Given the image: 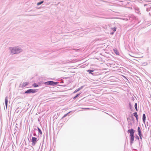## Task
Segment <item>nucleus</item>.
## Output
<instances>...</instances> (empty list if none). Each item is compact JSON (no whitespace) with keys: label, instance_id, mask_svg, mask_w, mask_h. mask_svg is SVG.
Listing matches in <instances>:
<instances>
[{"label":"nucleus","instance_id":"obj_18","mask_svg":"<svg viewBox=\"0 0 151 151\" xmlns=\"http://www.w3.org/2000/svg\"><path fill=\"white\" fill-rule=\"evenodd\" d=\"M80 93H79V94H77L74 98H73V99H76V98H77L78 96H79L80 95Z\"/></svg>","mask_w":151,"mask_h":151},{"label":"nucleus","instance_id":"obj_23","mask_svg":"<svg viewBox=\"0 0 151 151\" xmlns=\"http://www.w3.org/2000/svg\"><path fill=\"white\" fill-rule=\"evenodd\" d=\"M135 138H136V139H137L138 140L139 139V137L137 135H136V137H135Z\"/></svg>","mask_w":151,"mask_h":151},{"label":"nucleus","instance_id":"obj_4","mask_svg":"<svg viewBox=\"0 0 151 151\" xmlns=\"http://www.w3.org/2000/svg\"><path fill=\"white\" fill-rule=\"evenodd\" d=\"M31 140L32 142V145L33 146H35L38 140L37 138L33 137H32V139Z\"/></svg>","mask_w":151,"mask_h":151},{"label":"nucleus","instance_id":"obj_32","mask_svg":"<svg viewBox=\"0 0 151 151\" xmlns=\"http://www.w3.org/2000/svg\"><path fill=\"white\" fill-rule=\"evenodd\" d=\"M34 130H37V129H36V128H35V129H34Z\"/></svg>","mask_w":151,"mask_h":151},{"label":"nucleus","instance_id":"obj_29","mask_svg":"<svg viewBox=\"0 0 151 151\" xmlns=\"http://www.w3.org/2000/svg\"><path fill=\"white\" fill-rule=\"evenodd\" d=\"M114 32H111V34L113 35L114 34Z\"/></svg>","mask_w":151,"mask_h":151},{"label":"nucleus","instance_id":"obj_20","mask_svg":"<svg viewBox=\"0 0 151 151\" xmlns=\"http://www.w3.org/2000/svg\"><path fill=\"white\" fill-rule=\"evenodd\" d=\"M70 112V111L68 112V113H67V114H65L63 116V117H62V118H64L65 117L67 116V115Z\"/></svg>","mask_w":151,"mask_h":151},{"label":"nucleus","instance_id":"obj_7","mask_svg":"<svg viewBox=\"0 0 151 151\" xmlns=\"http://www.w3.org/2000/svg\"><path fill=\"white\" fill-rule=\"evenodd\" d=\"M8 102V97H7V96H6L5 98V106H6V109H7Z\"/></svg>","mask_w":151,"mask_h":151},{"label":"nucleus","instance_id":"obj_27","mask_svg":"<svg viewBox=\"0 0 151 151\" xmlns=\"http://www.w3.org/2000/svg\"><path fill=\"white\" fill-rule=\"evenodd\" d=\"M129 106L130 108H131V104L130 103H129Z\"/></svg>","mask_w":151,"mask_h":151},{"label":"nucleus","instance_id":"obj_16","mask_svg":"<svg viewBox=\"0 0 151 151\" xmlns=\"http://www.w3.org/2000/svg\"><path fill=\"white\" fill-rule=\"evenodd\" d=\"M134 107L137 111V103H135L134 104Z\"/></svg>","mask_w":151,"mask_h":151},{"label":"nucleus","instance_id":"obj_21","mask_svg":"<svg viewBox=\"0 0 151 151\" xmlns=\"http://www.w3.org/2000/svg\"><path fill=\"white\" fill-rule=\"evenodd\" d=\"M137 131H138V132L141 131L140 128L139 127H138Z\"/></svg>","mask_w":151,"mask_h":151},{"label":"nucleus","instance_id":"obj_17","mask_svg":"<svg viewBox=\"0 0 151 151\" xmlns=\"http://www.w3.org/2000/svg\"><path fill=\"white\" fill-rule=\"evenodd\" d=\"M134 116L135 117H138V115L137 112H135L133 114Z\"/></svg>","mask_w":151,"mask_h":151},{"label":"nucleus","instance_id":"obj_31","mask_svg":"<svg viewBox=\"0 0 151 151\" xmlns=\"http://www.w3.org/2000/svg\"><path fill=\"white\" fill-rule=\"evenodd\" d=\"M149 14H150V16H151V13L150 12V13H149Z\"/></svg>","mask_w":151,"mask_h":151},{"label":"nucleus","instance_id":"obj_28","mask_svg":"<svg viewBox=\"0 0 151 151\" xmlns=\"http://www.w3.org/2000/svg\"><path fill=\"white\" fill-rule=\"evenodd\" d=\"M83 109H89L88 108H83Z\"/></svg>","mask_w":151,"mask_h":151},{"label":"nucleus","instance_id":"obj_22","mask_svg":"<svg viewBox=\"0 0 151 151\" xmlns=\"http://www.w3.org/2000/svg\"><path fill=\"white\" fill-rule=\"evenodd\" d=\"M33 135L34 136H36V137L37 136V135L36 134L35 131H34L33 132Z\"/></svg>","mask_w":151,"mask_h":151},{"label":"nucleus","instance_id":"obj_1","mask_svg":"<svg viewBox=\"0 0 151 151\" xmlns=\"http://www.w3.org/2000/svg\"><path fill=\"white\" fill-rule=\"evenodd\" d=\"M9 49L12 54H18L22 51V49L19 46L11 47H9Z\"/></svg>","mask_w":151,"mask_h":151},{"label":"nucleus","instance_id":"obj_19","mask_svg":"<svg viewBox=\"0 0 151 151\" xmlns=\"http://www.w3.org/2000/svg\"><path fill=\"white\" fill-rule=\"evenodd\" d=\"M111 29L114 32H115L116 30V27H114L113 28H111Z\"/></svg>","mask_w":151,"mask_h":151},{"label":"nucleus","instance_id":"obj_2","mask_svg":"<svg viewBox=\"0 0 151 151\" xmlns=\"http://www.w3.org/2000/svg\"><path fill=\"white\" fill-rule=\"evenodd\" d=\"M127 132L130 134V145H131L133 143V142L134 139V134L135 132V131L133 129H129L127 131Z\"/></svg>","mask_w":151,"mask_h":151},{"label":"nucleus","instance_id":"obj_8","mask_svg":"<svg viewBox=\"0 0 151 151\" xmlns=\"http://www.w3.org/2000/svg\"><path fill=\"white\" fill-rule=\"evenodd\" d=\"M143 121L144 123H145L146 120V116L145 114H143L142 116Z\"/></svg>","mask_w":151,"mask_h":151},{"label":"nucleus","instance_id":"obj_33","mask_svg":"<svg viewBox=\"0 0 151 151\" xmlns=\"http://www.w3.org/2000/svg\"><path fill=\"white\" fill-rule=\"evenodd\" d=\"M146 5H147V4H144V6H145Z\"/></svg>","mask_w":151,"mask_h":151},{"label":"nucleus","instance_id":"obj_9","mask_svg":"<svg viewBox=\"0 0 151 151\" xmlns=\"http://www.w3.org/2000/svg\"><path fill=\"white\" fill-rule=\"evenodd\" d=\"M82 87H83L82 86H81L80 88L78 89L77 90H76L74 92V93H76L77 92L79 91L82 88Z\"/></svg>","mask_w":151,"mask_h":151},{"label":"nucleus","instance_id":"obj_24","mask_svg":"<svg viewBox=\"0 0 151 151\" xmlns=\"http://www.w3.org/2000/svg\"><path fill=\"white\" fill-rule=\"evenodd\" d=\"M114 51H115V53L116 54H117V50H115L114 49Z\"/></svg>","mask_w":151,"mask_h":151},{"label":"nucleus","instance_id":"obj_30","mask_svg":"<svg viewBox=\"0 0 151 151\" xmlns=\"http://www.w3.org/2000/svg\"><path fill=\"white\" fill-rule=\"evenodd\" d=\"M136 119L137 120H138V117H136Z\"/></svg>","mask_w":151,"mask_h":151},{"label":"nucleus","instance_id":"obj_25","mask_svg":"<svg viewBox=\"0 0 151 151\" xmlns=\"http://www.w3.org/2000/svg\"><path fill=\"white\" fill-rule=\"evenodd\" d=\"M146 10L147 12H148L150 10V9L149 8H147L146 9Z\"/></svg>","mask_w":151,"mask_h":151},{"label":"nucleus","instance_id":"obj_15","mask_svg":"<svg viewBox=\"0 0 151 151\" xmlns=\"http://www.w3.org/2000/svg\"><path fill=\"white\" fill-rule=\"evenodd\" d=\"M32 86L34 87H37L38 86V85L36 84V83H34L33 85H32Z\"/></svg>","mask_w":151,"mask_h":151},{"label":"nucleus","instance_id":"obj_6","mask_svg":"<svg viewBox=\"0 0 151 151\" xmlns=\"http://www.w3.org/2000/svg\"><path fill=\"white\" fill-rule=\"evenodd\" d=\"M29 84L28 82H24L22 84V88L26 86L27 85Z\"/></svg>","mask_w":151,"mask_h":151},{"label":"nucleus","instance_id":"obj_11","mask_svg":"<svg viewBox=\"0 0 151 151\" xmlns=\"http://www.w3.org/2000/svg\"><path fill=\"white\" fill-rule=\"evenodd\" d=\"M88 72H89V73L90 74H93L92 72L94 71V70H89L88 71Z\"/></svg>","mask_w":151,"mask_h":151},{"label":"nucleus","instance_id":"obj_5","mask_svg":"<svg viewBox=\"0 0 151 151\" xmlns=\"http://www.w3.org/2000/svg\"><path fill=\"white\" fill-rule=\"evenodd\" d=\"M36 90L29 89L25 91V93H34L37 92Z\"/></svg>","mask_w":151,"mask_h":151},{"label":"nucleus","instance_id":"obj_12","mask_svg":"<svg viewBox=\"0 0 151 151\" xmlns=\"http://www.w3.org/2000/svg\"><path fill=\"white\" fill-rule=\"evenodd\" d=\"M135 10L136 12L137 13H138L139 12V8H135Z\"/></svg>","mask_w":151,"mask_h":151},{"label":"nucleus","instance_id":"obj_26","mask_svg":"<svg viewBox=\"0 0 151 151\" xmlns=\"http://www.w3.org/2000/svg\"><path fill=\"white\" fill-rule=\"evenodd\" d=\"M132 150H133V151H137V150L135 149H133Z\"/></svg>","mask_w":151,"mask_h":151},{"label":"nucleus","instance_id":"obj_3","mask_svg":"<svg viewBox=\"0 0 151 151\" xmlns=\"http://www.w3.org/2000/svg\"><path fill=\"white\" fill-rule=\"evenodd\" d=\"M58 83V82H54L53 81H49L44 82L43 83L45 85L55 86Z\"/></svg>","mask_w":151,"mask_h":151},{"label":"nucleus","instance_id":"obj_13","mask_svg":"<svg viewBox=\"0 0 151 151\" xmlns=\"http://www.w3.org/2000/svg\"><path fill=\"white\" fill-rule=\"evenodd\" d=\"M37 128L38 131L39 133H40V134H42V132L41 130L40 129L39 127H37Z\"/></svg>","mask_w":151,"mask_h":151},{"label":"nucleus","instance_id":"obj_34","mask_svg":"<svg viewBox=\"0 0 151 151\" xmlns=\"http://www.w3.org/2000/svg\"><path fill=\"white\" fill-rule=\"evenodd\" d=\"M150 8H151V6L150 7Z\"/></svg>","mask_w":151,"mask_h":151},{"label":"nucleus","instance_id":"obj_14","mask_svg":"<svg viewBox=\"0 0 151 151\" xmlns=\"http://www.w3.org/2000/svg\"><path fill=\"white\" fill-rule=\"evenodd\" d=\"M43 2H44V1H41L39 2H38V3H37V5L38 6L40 5V4H42V3H43Z\"/></svg>","mask_w":151,"mask_h":151},{"label":"nucleus","instance_id":"obj_10","mask_svg":"<svg viewBox=\"0 0 151 151\" xmlns=\"http://www.w3.org/2000/svg\"><path fill=\"white\" fill-rule=\"evenodd\" d=\"M138 135L139 136L140 138L142 139V134L141 132V131L138 132Z\"/></svg>","mask_w":151,"mask_h":151}]
</instances>
